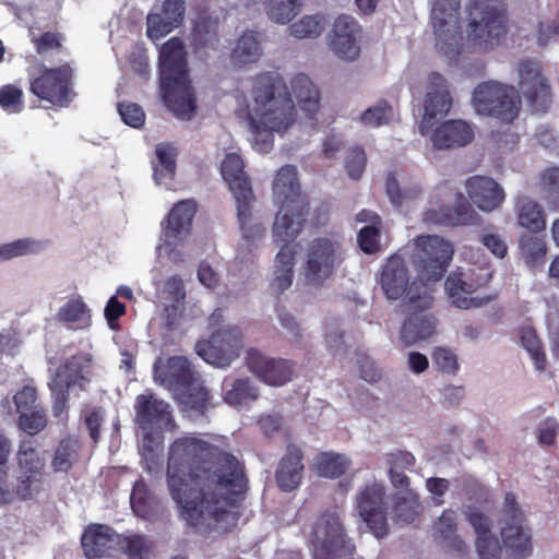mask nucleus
<instances>
[{
    "label": "nucleus",
    "mask_w": 559,
    "mask_h": 559,
    "mask_svg": "<svg viewBox=\"0 0 559 559\" xmlns=\"http://www.w3.org/2000/svg\"><path fill=\"white\" fill-rule=\"evenodd\" d=\"M393 116V108L386 102H378L374 106L366 109L360 121L366 127L377 128L386 124Z\"/></svg>",
    "instance_id": "53"
},
{
    "label": "nucleus",
    "mask_w": 559,
    "mask_h": 559,
    "mask_svg": "<svg viewBox=\"0 0 559 559\" xmlns=\"http://www.w3.org/2000/svg\"><path fill=\"white\" fill-rule=\"evenodd\" d=\"M308 214V204L278 206L273 224V238L277 245L294 246Z\"/></svg>",
    "instance_id": "27"
},
{
    "label": "nucleus",
    "mask_w": 559,
    "mask_h": 559,
    "mask_svg": "<svg viewBox=\"0 0 559 559\" xmlns=\"http://www.w3.org/2000/svg\"><path fill=\"white\" fill-rule=\"evenodd\" d=\"M61 41V35L53 32H44L40 36L33 38V44L38 55L60 50L62 48Z\"/></svg>",
    "instance_id": "60"
},
{
    "label": "nucleus",
    "mask_w": 559,
    "mask_h": 559,
    "mask_svg": "<svg viewBox=\"0 0 559 559\" xmlns=\"http://www.w3.org/2000/svg\"><path fill=\"white\" fill-rule=\"evenodd\" d=\"M36 401L37 390L32 385H24L13 395V402L19 415L32 411L35 407H39L36 405Z\"/></svg>",
    "instance_id": "59"
},
{
    "label": "nucleus",
    "mask_w": 559,
    "mask_h": 559,
    "mask_svg": "<svg viewBox=\"0 0 559 559\" xmlns=\"http://www.w3.org/2000/svg\"><path fill=\"white\" fill-rule=\"evenodd\" d=\"M301 460V450L295 444H289L275 475L281 489L290 491L299 486L304 471Z\"/></svg>",
    "instance_id": "32"
},
{
    "label": "nucleus",
    "mask_w": 559,
    "mask_h": 559,
    "mask_svg": "<svg viewBox=\"0 0 559 559\" xmlns=\"http://www.w3.org/2000/svg\"><path fill=\"white\" fill-rule=\"evenodd\" d=\"M432 359L437 367L445 373H454L459 368L456 355L449 348H435Z\"/></svg>",
    "instance_id": "61"
},
{
    "label": "nucleus",
    "mask_w": 559,
    "mask_h": 559,
    "mask_svg": "<svg viewBox=\"0 0 559 559\" xmlns=\"http://www.w3.org/2000/svg\"><path fill=\"white\" fill-rule=\"evenodd\" d=\"M432 304L433 297L427 287L424 292L411 289L401 304L405 319L400 330V341L405 347L428 340L435 334L437 319L429 311Z\"/></svg>",
    "instance_id": "7"
},
{
    "label": "nucleus",
    "mask_w": 559,
    "mask_h": 559,
    "mask_svg": "<svg viewBox=\"0 0 559 559\" xmlns=\"http://www.w3.org/2000/svg\"><path fill=\"white\" fill-rule=\"evenodd\" d=\"M247 369L259 380L273 386L284 385L295 376L292 361L270 359L255 349H247Z\"/></svg>",
    "instance_id": "20"
},
{
    "label": "nucleus",
    "mask_w": 559,
    "mask_h": 559,
    "mask_svg": "<svg viewBox=\"0 0 559 559\" xmlns=\"http://www.w3.org/2000/svg\"><path fill=\"white\" fill-rule=\"evenodd\" d=\"M300 0H266L265 11L271 21L286 25L297 15Z\"/></svg>",
    "instance_id": "45"
},
{
    "label": "nucleus",
    "mask_w": 559,
    "mask_h": 559,
    "mask_svg": "<svg viewBox=\"0 0 559 559\" xmlns=\"http://www.w3.org/2000/svg\"><path fill=\"white\" fill-rule=\"evenodd\" d=\"M452 105L453 97L448 80L437 72L430 73L424 83L419 132H426L438 121L443 120Z\"/></svg>",
    "instance_id": "16"
},
{
    "label": "nucleus",
    "mask_w": 559,
    "mask_h": 559,
    "mask_svg": "<svg viewBox=\"0 0 559 559\" xmlns=\"http://www.w3.org/2000/svg\"><path fill=\"white\" fill-rule=\"evenodd\" d=\"M166 474L170 496L190 526L236 524L230 508L242 500L245 473L234 455L185 436L169 448Z\"/></svg>",
    "instance_id": "1"
},
{
    "label": "nucleus",
    "mask_w": 559,
    "mask_h": 559,
    "mask_svg": "<svg viewBox=\"0 0 559 559\" xmlns=\"http://www.w3.org/2000/svg\"><path fill=\"white\" fill-rule=\"evenodd\" d=\"M466 191L477 207L485 212L498 209L506 198L503 189L489 177L469 178L466 181Z\"/></svg>",
    "instance_id": "30"
},
{
    "label": "nucleus",
    "mask_w": 559,
    "mask_h": 559,
    "mask_svg": "<svg viewBox=\"0 0 559 559\" xmlns=\"http://www.w3.org/2000/svg\"><path fill=\"white\" fill-rule=\"evenodd\" d=\"M358 243L366 253H373L379 249V228L374 225L364 226L358 234Z\"/></svg>",
    "instance_id": "63"
},
{
    "label": "nucleus",
    "mask_w": 559,
    "mask_h": 559,
    "mask_svg": "<svg viewBox=\"0 0 559 559\" xmlns=\"http://www.w3.org/2000/svg\"><path fill=\"white\" fill-rule=\"evenodd\" d=\"M221 174L237 203L239 226L245 228V163L240 155L229 153L221 164Z\"/></svg>",
    "instance_id": "28"
},
{
    "label": "nucleus",
    "mask_w": 559,
    "mask_h": 559,
    "mask_svg": "<svg viewBox=\"0 0 559 559\" xmlns=\"http://www.w3.org/2000/svg\"><path fill=\"white\" fill-rule=\"evenodd\" d=\"M118 534L106 524L92 523L85 527L81 536V546L86 559L114 558L119 555Z\"/></svg>",
    "instance_id": "19"
},
{
    "label": "nucleus",
    "mask_w": 559,
    "mask_h": 559,
    "mask_svg": "<svg viewBox=\"0 0 559 559\" xmlns=\"http://www.w3.org/2000/svg\"><path fill=\"white\" fill-rule=\"evenodd\" d=\"M516 224L532 233L538 234L546 229V214L543 206L526 197H521L515 202Z\"/></svg>",
    "instance_id": "35"
},
{
    "label": "nucleus",
    "mask_w": 559,
    "mask_h": 559,
    "mask_svg": "<svg viewBox=\"0 0 559 559\" xmlns=\"http://www.w3.org/2000/svg\"><path fill=\"white\" fill-rule=\"evenodd\" d=\"M156 156L158 165L154 167V177L156 181H162L165 177L173 178L176 170L175 155L167 145H157Z\"/></svg>",
    "instance_id": "54"
},
{
    "label": "nucleus",
    "mask_w": 559,
    "mask_h": 559,
    "mask_svg": "<svg viewBox=\"0 0 559 559\" xmlns=\"http://www.w3.org/2000/svg\"><path fill=\"white\" fill-rule=\"evenodd\" d=\"M519 249L530 267L543 264L548 250L546 241L533 235H522L519 239Z\"/></svg>",
    "instance_id": "43"
},
{
    "label": "nucleus",
    "mask_w": 559,
    "mask_h": 559,
    "mask_svg": "<svg viewBox=\"0 0 559 559\" xmlns=\"http://www.w3.org/2000/svg\"><path fill=\"white\" fill-rule=\"evenodd\" d=\"M385 191L391 203L399 207L407 205L421 193V189L418 185L404 187L402 189L395 174L388 175L385 180Z\"/></svg>",
    "instance_id": "46"
},
{
    "label": "nucleus",
    "mask_w": 559,
    "mask_h": 559,
    "mask_svg": "<svg viewBox=\"0 0 559 559\" xmlns=\"http://www.w3.org/2000/svg\"><path fill=\"white\" fill-rule=\"evenodd\" d=\"M519 334L521 344L528 353L535 368L539 371L545 370L546 355L535 330L531 326H523L520 329Z\"/></svg>",
    "instance_id": "47"
},
{
    "label": "nucleus",
    "mask_w": 559,
    "mask_h": 559,
    "mask_svg": "<svg viewBox=\"0 0 559 559\" xmlns=\"http://www.w3.org/2000/svg\"><path fill=\"white\" fill-rule=\"evenodd\" d=\"M471 105L478 116L512 122L519 115L521 97L514 86L487 81L475 87Z\"/></svg>",
    "instance_id": "10"
},
{
    "label": "nucleus",
    "mask_w": 559,
    "mask_h": 559,
    "mask_svg": "<svg viewBox=\"0 0 559 559\" xmlns=\"http://www.w3.org/2000/svg\"><path fill=\"white\" fill-rule=\"evenodd\" d=\"M380 285L388 299H401V304L406 299L411 289L415 288L416 292H424L426 288V283L424 284V287H421L417 282L409 284L405 262L397 254L390 257L383 265L380 275Z\"/></svg>",
    "instance_id": "21"
},
{
    "label": "nucleus",
    "mask_w": 559,
    "mask_h": 559,
    "mask_svg": "<svg viewBox=\"0 0 559 559\" xmlns=\"http://www.w3.org/2000/svg\"><path fill=\"white\" fill-rule=\"evenodd\" d=\"M47 424L48 419L43 406L22 413L17 417V427L31 437L43 431Z\"/></svg>",
    "instance_id": "49"
},
{
    "label": "nucleus",
    "mask_w": 559,
    "mask_h": 559,
    "mask_svg": "<svg viewBox=\"0 0 559 559\" xmlns=\"http://www.w3.org/2000/svg\"><path fill=\"white\" fill-rule=\"evenodd\" d=\"M359 35L357 21L349 15H340L328 33L326 45L337 59L352 62L360 55Z\"/></svg>",
    "instance_id": "17"
},
{
    "label": "nucleus",
    "mask_w": 559,
    "mask_h": 559,
    "mask_svg": "<svg viewBox=\"0 0 559 559\" xmlns=\"http://www.w3.org/2000/svg\"><path fill=\"white\" fill-rule=\"evenodd\" d=\"M218 17L206 14H200L194 22L191 32L190 45L194 52L201 53L206 50H216L218 38Z\"/></svg>",
    "instance_id": "34"
},
{
    "label": "nucleus",
    "mask_w": 559,
    "mask_h": 559,
    "mask_svg": "<svg viewBox=\"0 0 559 559\" xmlns=\"http://www.w3.org/2000/svg\"><path fill=\"white\" fill-rule=\"evenodd\" d=\"M177 400L186 411L204 415L209 406V392L203 383L198 379L188 389H182L176 393Z\"/></svg>",
    "instance_id": "41"
},
{
    "label": "nucleus",
    "mask_w": 559,
    "mask_h": 559,
    "mask_svg": "<svg viewBox=\"0 0 559 559\" xmlns=\"http://www.w3.org/2000/svg\"><path fill=\"white\" fill-rule=\"evenodd\" d=\"M81 450L82 443L78 437L67 436L61 438L53 450L50 464L52 472L68 474L80 461Z\"/></svg>",
    "instance_id": "36"
},
{
    "label": "nucleus",
    "mask_w": 559,
    "mask_h": 559,
    "mask_svg": "<svg viewBox=\"0 0 559 559\" xmlns=\"http://www.w3.org/2000/svg\"><path fill=\"white\" fill-rule=\"evenodd\" d=\"M197 204L192 200L176 203L163 223L162 241L165 247H175L191 233Z\"/></svg>",
    "instance_id": "22"
},
{
    "label": "nucleus",
    "mask_w": 559,
    "mask_h": 559,
    "mask_svg": "<svg viewBox=\"0 0 559 559\" xmlns=\"http://www.w3.org/2000/svg\"><path fill=\"white\" fill-rule=\"evenodd\" d=\"M296 260L295 246H282L274 260L272 285L283 292L293 284Z\"/></svg>",
    "instance_id": "37"
},
{
    "label": "nucleus",
    "mask_w": 559,
    "mask_h": 559,
    "mask_svg": "<svg viewBox=\"0 0 559 559\" xmlns=\"http://www.w3.org/2000/svg\"><path fill=\"white\" fill-rule=\"evenodd\" d=\"M160 93L167 108L179 119L190 120L197 109L195 96L188 75L182 40L171 37L159 51Z\"/></svg>",
    "instance_id": "3"
},
{
    "label": "nucleus",
    "mask_w": 559,
    "mask_h": 559,
    "mask_svg": "<svg viewBox=\"0 0 559 559\" xmlns=\"http://www.w3.org/2000/svg\"><path fill=\"white\" fill-rule=\"evenodd\" d=\"M41 248L39 241H35L28 238L17 239L10 243L2 245L0 247V257L4 260H10L16 257L35 253Z\"/></svg>",
    "instance_id": "55"
},
{
    "label": "nucleus",
    "mask_w": 559,
    "mask_h": 559,
    "mask_svg": "<svg viewBox=\"0 0 559 559\" xmlns=\"http://www.w3.org/2000/svg\"><path fill=\"white\" fill-rule=\"evenodd\" d=\"M0 107L8 114H20L24 105V93L14 84H5L0 87Z\"/></svg>",
    "instance_id": "51"
},
{
    "label": "nucleus",
    "mask_w": 559,
    "mask_h": 559,
    "mask_svg": "<svg viewBox=\"0 0 559 559\" xmlns=\"http://www.w3.org/2000/svg\"><path fill=\"white\" fill-rule=\"evenodd\" d=\"M12 453V441L0 432V506H5L2 492L8 490L10 484L9 462Z\"/></svg>",
    "instance_id": "52"
},
{
    "label": "nucleus",
    "mask_w": 559,
    "mask_h": 559,
    "mask_svg": "<svg viewBox=\"0 0 559 559\" xmlns=\"http://www.w3.org/2000/svg\"><path fill=\"white\" fill-rule=\"evenodd\" d=\"M134 411L135 423L143 430L167 426L173 420L169 404L152 391L135 397Z\"/></svg>",
    "instance_id": "26"
},
{
    "label": "nucleus",
    "mask_w": 559,
    "mask_h": 559,
    "mask_svg": "<svg viewBox=\"0 0 559 559\" xmlns=\"http://www.w3.org/2000/svg\"><path fill=\"white\" fill-rule=\"evenodd\" d=\"M366 167V155L362 148L354 147L345 163V168L352 179H359Z\"/></svg>",
    "instance_id": "62"
},
{
    "label": "nucleus",
    "mask_w": 559,
    "mask_h": 559,
    "mask_svg": "<svg viewBox=\"0 0 559 559\" xmlns=\"http://www.w3.org/2000/svg\"><path fill=\"white\" fill-rule=\"evenodd\" d=\"M185 13V0H165L159 14H163L168 21L176 24V27H178L183 21Z\"/></svg>",
    "instance_id": "64"
},
{
    "label": "nucleus",
    "mask_w": 559,
    "mask_h": 559,
    "mask_svg": "<svg viewBox=\"0 0 559 559\" xmlns=\"http://www.w3.org/2000/svg\"><path fill=\"white\" fill-rule=\"evenodd\" d=\"M491 278V270L487 263L473 265L466 270L452 272L445 281V292L450 301L460 309L478 308L484 304L473 294L485 286Z\"/></svg>",
    "instance_id": "15"
},
{
    "label": "nucleus",
    "mask_w": 559,
    "mask_h": 559,
    "mask_svg": "<svg viewBox=\"0 0 559 559\" xmlns=\"http://www.w3.org/2000/svg\"><path fill=\"white\" fill-rule=\"evenodd\" d=\"M212 331L209 340H200L194 349L198 356L210 365L226 367L240 355L242 334L238 326L223 325L224 314L216 308L207 319Z\"/></svg>",
    "instance_id": "5"
},
{
    "label": "nucleus",
    "mask_w": 559,
    "mask_h": 559,
    "mask_svg": "<svg viewBox=\"0 0 559 559\" xmlns=\"http://www.w3.org/2000/svg\"><path fill=\"white\" fill-rule=\"evenodd\" d=\"M17 474L10 479L4 493L5 506L17 501L33 500L41 490L46 468V459L38 448V442L32 438H22L15 453Z\"/></svg>",
    "instance_id": "4"
},
{
    "label": "nucleus",
    "mask_w": 559,
    "mask_h": 559,
    "mask_svg": "<svg viewBox=\"0 0 559 559\" xmlns=\"http://www.w3.org/2000/svg\"><path fill=\"white\" fill-rule=\"evenodd\" d=\"M154 371L155 378L175 393L188 389L199 379L189 360L182 356L169 357L163 368L155 366Z\"/></svg>",
    "instance_id": "29"
},
{
    "label": "nucleus",
    "mask_w": 559,
    "mask_h": 559,
    "mask_svg": "<svg viewBox=\"0 0 559 559\" xmlns=\"http://www.w3.org/2000/svg\"><path fill=\"white\" fill-rule=\"evenodd\" d=\"M467 45L477 51L493 48L506 33L504 15L496 1L475 0L471 9Z\"/></svg>",
    "instance_id": "12"
},
{
    "label": "nucleus",
    "mask_w": 559,
    "mask_h": 559,
    "mask_svg": "<svg viewBox=\"0 0 559 559\" xmlns=\"http://www.w3.org/2000/svg\"><path fill=\"white\" fill-rule=\"evenodd\" d=\"M475 533V551L479 559H500L503 546L490 530L489 519L477 508L466 506L463 510Z\"/></svg>",
    "instance_id": "23"
},
{
    "label": "nucleus",
    "mask_w": 559,
    "mask_h": 559,
    "mask_svg": "<svg viewBox=\"0 0 559 559\" xmlns=\"http://www.w3.org/2000/svg\"><path fill=\"white\" fill-rule=\"evenodd\" d=\"M130 502L133 512L144 520H152L157 514L159 503L142 480L134 484Z\"/></svg>",
    "instance_id": "39"
},
{
    "label": "nucleus",
    "mask_w": 559,
    "mask_h": 559,
    "mask_svg": "<svg viewBox=\"0 0 559 559\" xmlns=\"http://www.w3.org/2000/svg\"><path fill=\"white\" fill-rule=\"evenodd\" d=\"M57 320L71 329L85 328L91 321L90 309L81 296H75L59 309Z\"/></svg>",
    "instance_id": "38"
},
{
    "label": "nucleus",
    "mask_w": 559,
    "mask_h": 559,
    "mask_svg": "<svg viewBox=\"0 0 559 559\" xmlns=\"http://www.w3.org/2000/svg\"><path fill=\"white\" fill-rule=\"evenodd\" d=\"M118 112L122 121L132 128L140 129L145 123V114L142 107L134 103H119Z\"/></svg>",
    "instance_id": "58"
},
{
    "label": "nucleus",
    "mask_w": 559,
    "mask_h": 559,
    "mask_svg": "<svg viewBox=\"0 0 559 559\" xmlns=\"http://www.w3.org/2000/svg\"><path fill=\"white\" fill-rule=\"evenodd\" d=\"M251 97L253 106L251 120L255 128L263 127L262 151L273 146V132H284L297 121L294 98L298 107L312 119L320 108V94L305 74L294 76L289 84L276 71L264 72L252 80Z\"/></svg>",
    "instance_id": "2"
},
{
    "label": "nucleus",
    "mask_w": 559,
    "mask_h": 559,
    "mask_svg": "<svg viewBox=\"0 0 559 559\" xmlns=\"http://www.w3.org/2000/svg\"><path fill=\"white\" fill-rule=\"evenodd\" d=\"M454 249L450 241L437 235H423L414 239L411 261L417 271L418 278L426 283L441 280L447 271Z\"/></svg>",
    "instance_id": "9"
},
{
    "label": "nucleus",
    "mask_w": 559,
    "mask_h": 559,
    "mask_svg": "<svg viewBox=\"0 0 559 559\" xmlns=\"http://www.w3.org/2000/svg\"><path fill=\"white\" fill-rule=\"evenodd\" d=\"M326 19L323 14H306L292 23L289 34L298 39L318 38L325 29Z\"/></svg>",
    "instance_id": "40"
},
{
    "label": "nucleus",
    "mask_w": 559,
    "mask_h": 559,
    "mask_svg": "<svg viewBox=\"0 0 559 559\" xmlns=\"http://www.w3.org/2000/svg\"><path fill=\"white\" fill-rule=\"evenodd\" d=\"M82 360L81 356L74 355L61 364L48 382L49 390H60L70 393V389L75 385L83 389L86 378L83 374Z\"/></svg>",
    "instance_id": "33"
},
{
    "label": "nucleus",
    "mask_w": 559,
    "mask_h": 559,
    "mask_svg": "<svg viewBox=\"0 0 559 559\" xmlns=\"http://www.w3.org/2000/svg\"><path fill=\"white\" fill-rule=\"evenodd\" d=\"M421 506L418 497L413 491H406L405 496L399 498L395 507L396 516L403 522H412L420 513Z\"/></svg>",
    "instance_id": "56"
},
{
    "label": "nucleus",
    "mask_w": 559,
    "mask_h": 559,
    "mask_svg": "<svg viewBox=\"0 0 559 559\" xmlns=\"http://www.w3.org/2000/svg\"><path fill=\"white\" fill-rule=\"evenodd\" d=\"M433 148L444 150L468 144L474 138L472 124L464 120L438 121L428 131L420 132Z\"/></svg>",
    "instance_id": "24"
},
{
    "label": "nucleus",
    "mask_w": 559,
    "mask_h": 559,
    "mask_svg": "<svg viewBox=\"0 0 559 559\" xmlns=\"http://www.w3.org/2000/svg\"><path fill=\"white\" fill-rule=\"evenodd\" d=\"M383 497L384 488L377 483L366 486L357 496L358 514L376 538H383L389 532Z\"/></svg>",
    "instance_id": "18"
},
{
    "label": "nucleus",
    "mask_w": 559,
    "mask_h": 559,
    "mask_svg": "<svg viewBox=\"0 0 559 559\" xmlns=\"http://www.w3.org/2000/svg\"><path fill=\"white\" fill-rule=\"evenodd\" d=\"M460 0H433L431 23L436 35V47L449 58L455 59L465 48L459 34Z\"/></svg>",
    "instance_id": "14"
},
{
    "label": "nucleus",
    "mask_w": 559,
    "mask_h": 559,
    "mask_svg": "<svg viewBox=\"0 0 559 559\" xmlns=\"http://www.w3.org/2000/svg\"><path fill=\"white\" fill-rule=\"evenodd\" d=\"M425 221L432 224L456 226L467 224L468 216L465 213L452 210L449 206H441L440 209H429L425 213Z\"/></svg>",
    "instance_id": "50"
},
{
    "label": "nucleus",
    "mask_w": 559,
    "mask_h": 559,
    "mask_svg": "<svg viewBox=\"0 0 559 559\" xmlns=\"http://www.w3.org/2000/svg\"><path fill=\"white\" fill-rule=\"evenodd\" d=\"M500 538L512 559H526L533 549L532 530L526 516L511 492L504 497L500 519Z\"/></svg>",
    "instance_id": "11"
},
{
    "label": "nucleus",
    "mask_w": 559,
    "mask_h": 559,
    "mask_svg": "<svg viewBox=\"0 0 559 559\" xmlns=\"http://www.w3.org/2000/svg\"><path fill=\"white\" fill-rule=\"evenodd\" d=\"M175 28H177L176 24H173L163 14L151 12L146 17V35L154 41L165 37Z\"/></svg>",
    "instance_id": "57"
},
{
    "label": "nucleus",
    "mask_w": 559,
    "mask_h": 559,
    "mask_svg": "<svg viewBox=\"0 0 559 559\" xmlns=\"http://www.w3.org/2000/svg\"><path fill=\"white\" fill-rule=\"evenodd\" d=\"M273 195L277 206L308 204L300 192L295 166L285 165L277 170L273 183Z\"/></svg>",
    "instance_id": "31"
},
{
    "label": "nucleus",
    "mask_w": 559,
    "mask_h": 559,
    "mask_svg": "<svg viewBox=\"0 0 559 559\" xmlns=\"http://www.w3.org/2000/svg\"><path fill=\"white\" fill-rule=\"evenodd\" d=\"M74 70L69 63L49 68L43 66L28 79V91L49 107H68L76 97L73 88Z\"/></svg>",
    "instance_id": "8"
},
{
    "label": "nucleus",
    "mask_w": 559,
    "mask_h": 559,
    "mask_svg": "<svg viewBox=\"0 0 559 559\" xmlns=\"http://www.w3.org/2000/svg\"><path fill=\"white\" fill-rule=\"evenodd\" d=\"M313 559H337L350 555L353 546L346 539L343 524L335 511L317 516L304 530Z\"/></svg>",
    "instance_id": "6"
},
{
    "label": "nucleus",
    "mask_w": 559,
    "mask_h": 559,
    "mask_svg": "<svg viewBox=\"0 0 559 559\" xmlns=\"http://www.w3.org/2000/svg\"><path fill=\"white\" fill-rule=\"evenodd\" d=\"M539 185L549 207L559 211V168L545 169L540 174Z\"/></svg>",
    "instance_id": "48"
},
{
    "label": "nucleus",
    "mask_w": 559,
    "mask_h": 559,
    "mask_svg": "<svg viewBox=\"0 0 559 559\" xmlns=\"http://www.w3.org/2000/svg\"><path fill=\"white\" fill-rule=\"evenodd\" d=\"M153 543L140 534H120L119 555L124 554L128 559H148Z\"/></svg>",
    "instance_id": "44"
},
{
    "label": "nucleus",
    "mask_w": 559,
    "mask_h": 559,
    "mask_svg": "<svg viewBox=\"0 0 559 559\" xmlns=\"http://www.w3.org/2000/svg\"><path fill=\"white\" fill-rule=\"evenodd\" d=\"M343 260L342 245L335 237H318L311 240L304 257V276L308 284L321 286L334 273Z\"/></svg>",
    "instance_id": "13"
},
{
    "label": "nucleus",
    "mask_w": 559,
    "mask_h": 559,
    "mask_svg": "<svg viewBox=\"0 0 559 559\" xmlns=\"http://www.w3.org/2000/svg\"><path fill=\"white\" fill-rule=\"evenodd\" d=\"M516 71L519 86L534 110H545L549 103V88L538 66L532 61H520Z\"/></svg>",
    "instance_id": "25"
},
{
    "label": "nucleus",
    "mask_w": 559,
    "mask_h": 559,
    "mask_svg": "<svg viewBox=\"0 0 559 559\" xmlns=\"http://www.w3.org/2000/svg\"><path fill=\"white\" fill-rule=\"evenodd\" d=\"M350 460L344 454L324 452L317 456L314 467L320 476L337 478L350 467Z\"/></svg>",
    "instance_id": "42"
}]
</instances>
